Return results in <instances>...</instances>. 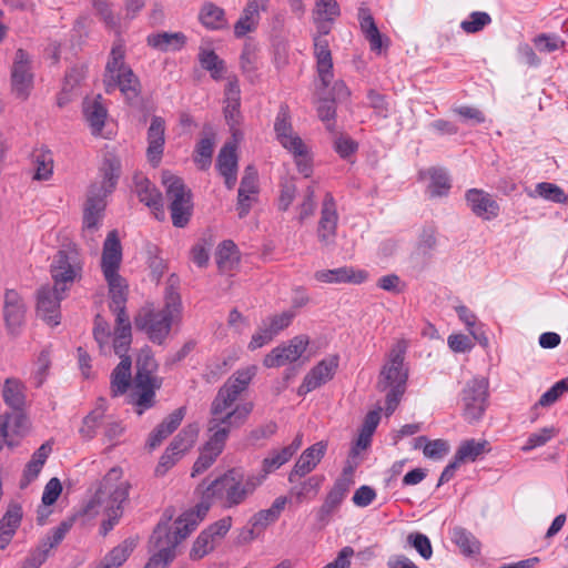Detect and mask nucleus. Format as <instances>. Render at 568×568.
Returning a JSON list of instances; mask_svg holds the SVG:
<instances>
[{"mask_svg":"<svg viewBox=\"0 0 568 568\" xmlns=\"http://www.w3.org/2000/svg\"><path fill=\"white\" fill-rule=\"evenodd\" d=\"M163 184L172 223L175 227H184L192 215V193L185 186L183 180L173 174H164Z\"/></svg>","mask_w":568,"mask_h":568,"instance_id":"9b49d317","label":"nucleus"},{"mask_svg":"<svg viewBox=\"0 0 568 568\" xmlns=\"http://www.w3.org/2000/svg\"><path fill=\"white\" fill-rule=\"evenodd\" d=\"M219 456V454H213L212 450H209L207 448L203 447L200 453V456L197 457L193 465L192 477H195L196 475H200L207 468H210Z\"/></svg>","mask_w":568,"mask_h":568,"instance_id":"774afa93","label":"nucleus"},{"mask_svg":"<svg viewBox=\"0 0 568 568\" xmlns=\"http://www.w3.org/2000/svg\"><path fill=\"white\" fill-rule=\"evenodd\" d=\"M407 542L414 547L423 558L429 559L432 557L433 548L426 535L422 532H410L407 536Z\"/></svg>","mask_w":568,"mask_h":568,"instance_id":"680f3d73","label":"nucleus"},{"mask_svg":"<svg viewBox=\"0 0 568 568\" xmlns=\"http://www.w3.org/2000/svg\"><path fill=\"white\" fill-rule=\"evenodd\" d=\"M308 343V336L297 335L290 339L287 344H281L266 354L263 365L267 368H273L296 362L306 351Z\"/></svg>","mask_w":568,"mask_h":568,"instance_id":"f3484780","label":"nucleus"},{"mask_svg":"<svg viewBox=\"0 0 568 568\" xmlns=\"http://www.w3.org/2000/svg\"><path fill=\"white\" fill-rule=\"evenodd\" d=\"M535 192L540 197L552 201L555 203H566L568 201V196L565 194L562 189H560L558 185L552 184V183H548V182L538 183L536 185Z\"/></svg>","mask_w":568,"mask_h":568,"instance_id":"864d4df0","label":"nucleus"},{"mask_svg":"<svg viewBox=\"0 0 568 568\" xmlns=\"http://www.w3.org/2000/svg\"><path fill=\"white\" fill-rule=\"evenodd\" d=\"M287 151L293 154L298 172L303 174L305 178H310L313 172V166L312 159L310 156L308 149L305 145V143L303 142V148H300V150Z\"/></svg>","mask_w":568,"mask_h":568,"instance_id":"052dcab7","label":"nucleus"},{"mask_svg":"<svg viewBox=\"0 0 568 568\" xmlns=\"http://www.w3.org/2000/svg\"><path fill=\"white\" fill-rule=\"evenodd\" d=\"M132 344V325L130 317L115 318V327L112 339V348L114 353L120 357H130L128 355Z\"/></svg>","mask_w":568,"mask_h":568,"instance_id":"473e14b6","label":"nucleus"},{"mask_svg":"<svg viewBox=\"0 0 568 568\" xmlns=\"http://www.w3.org/2000/svg\"><path fill=\"white\" fill-rule=\"evenodd\" d=\"M452 540L459 547L462 554L467 557H471L480 552L479 540L463 527L453 528Z\"/></svg>","mask_w":568,"mask_h":568,"instance_id":"4c0bfd02","label":"nucleus"},{"mask_svg":"<svg viewBox=\"0 0 568 568\" xmlns=\"http://www.w3.org/2000/svg\"><path fill=\"white\" fill-rule=\"evenodd\" d=\"M65 292L50 286H42L37 293V315L50 326L60 323V302Z\"/></svg>","mask_w":568,"mask_h":568,"instance_id":"a211bd4d","label":"nucleus"},{"mask_svg":"<svg viewBox=\"0 0 568 568\" xmlns=\"http://www.w3.org/2000/svg\"><path fill=\"white\" fill-rule=\"evenodd\" d=\"M71 526V521H62L58 527L52 529L51 534L41 540L36 550L44 552L47 559L51 549L55 548L63 540Z\"/></svg>","mask_w":568,"mask_h":568,"instance_id":"a18cd8bd","label":"nucleus"},{"mask_svg":"<svg viewBox=\"0 0 568 568\" xmlns=\"http://www.w3.org/2000/svg\"><path fill=\"white\" fill-rule=\"evenodd\" d=\"M182 320V301L179 292L170 286L165 291L164 305L155 310L152 305L141 307L133 322L138 331L158 345H163L174 325Z\"/></svg>","mask_w":568,"mask_h":568,"instance_id":"f03ea898","label":"nucleus"},{"mask_svg":"<svg viewBox=\"0 0 568 568\" xmlns=\"http://www.w3.org/2000/svg\"><path fill=\"white\" fill-rule=\"evenodd\" d=\"M241 394L242 392L236 386L225 382L211 404V415H224L231 412Z\"/></svg>","mask_w":568,"mask_h":568,"instance_id":"72a5a7b5","label":"nucleus"},{"mask_svg":"<svg viewBox=\"0 0 568 568\" xmlns=\"http://www.w3.org/2000/svg\"><path fill=\"white\" fill-rule=\"evenodd\" d=\"M122 261V246L115 230L109 232L102 251L101 267L109 285L110 310L115 314V318L129 317L126 312V285L119 274Z\"/></svg>","mask_w":568,"mask_h":568,"instance_id":"423d86ee","label":"nucleus"},{"mask_svg":"<svg viewBox=\"0 0 568 568\" xmlns=\"http://www.w3.org/2000/svg\"><path fill=\"white\" fill-rule=\"evenodd\" d=\"M174 525L173 531L166 523L156 525L149 541L150 549L154 550V554L144 568H168L176 556V546L194 530L189 527V523H180V517Z\"/></svg>","mask_w":568,"mask_h":568,"instance_id":"1a4fd4ad","label":"nucleus"},{"mask_svg":"<svg viewBox=\"0 0 568 568\" xmlns=\"http://www.w3.org/2000/svg\"><path fill=\"white\" fill-rule=\"evenodd\" d=\"M338 355H331L318 362L304 377L298 394H307L329 382L338 367Z\"/></svg>","mask_w":568,"mask_h":568,"instance_id":"aec40b11","label":"nucleus"},{"mask_svg":"<svg viewBox=\"0 0 568 568\" xmlns=\"http://www.w3.org/2000/svg\"><path fill=\"white\" fill-rule=\"evenodd\" d=\"M335 19L314 17L316 33L313 37L314 55L318 78L324 88H327L333 79V59L328 40L325 38L331 30Z\"/></svg>","mask_w":568,"mask_h":568,"instance_id":"ddd939ff","label":"nucleus"},{"mask_svg":"<svg viewBox=\"0 0 568 568\" xmlns=\"http://www.w3.org/2000/svg\"><path fill=\"white\" fill-rule=\"evenodd\" d=\"M202 24L209 29L217 30L225 26L224 10L212 2L203 4L200 12Z\"/></svg>","mask_w":568,"mask_h":568,"instance_id":"37998d69","label":"nucleus"},{"mask_svg":"<svg viewBox=\"0 0 568 568\" xmlns=\"http://www.w3.org/2000/svg\"><path fill=\"white\" fill-rule=\"evenodd\" d=\"M27 306L22 296L14 290H6L3 296V320L8 333L12 336L20 334L26 322Z\"/></svg>","mask_w":568,"mask_h":568,"instance_id":"6ab92c4d","label":"nucleus"},{"mask_svg":"<svg viewBox=\"0 0 568 568\" xmlns=\"http://www.w3.org/2000/svg\"><path fill=\"white\" fill-rule=\"evenodd\" d=\"M295 316L296 312L292 308L280 314L267 316L262 322L274 336H277L292 324Z\"/></svg>","mask_w":568,"mask_h":568,"instance_id":"8fccbe9b","label":"nucleus"},{"mask_svg":"<svg viewBox=\"0 0 568 568\" xmlns=\"http://www.w3.org/2000/svg\"><path fill=\"white\" fill-rule=\"evenodd\" d=\"M338 215L333 196L327 193L323 201L321 219L318 222V239L324 244H331L336 235Z\"/></svg>","mask_w":568,"mask_h":568,"instance_id":"b1692460","label":"nucleus"},{"mask_svg":"<svg viewBox=\"0 0 568 568\" xmlns=\"http://www.w3.org/2000/svg\"><path fill=\"white\" fill-rule=\"evenodd\" d=\"M22 513L21 507L14 505L10 507L4 516L0 520V530H9L12 529V532H16V529L19 527L21 521Z\"/></svg>","mask_w":568,"mask_h":568,"instance_id":"338daca9","label":"nucleus"},{"mask_svg":"<svg viewBox=\"0 0 568 568\" xmlns=\"http://www.w3.org/2000/svg\"><path fill=\"white\" fill-rule=\"evenodd\" d=\"M274 131L277 141L284 149L300 150V148H303V140L293 130L290 109L286 104H282L278 109Z\"/></svg>","mask_w":568,"mask_h":568,"instance_id":"4be33fe9","label":"nucleus"},{"mask_svg":"<svg viewBox=\"0 0 568 568\" xmlns=\"http://www.w3.org/2000/svg\"><path fill=\"white\" fill-rule=\"evenodd\" d=\"M136 547V540L134 538H128L122 541L119 546L114 547L106 556L108 562H112L113 566L120 567L126 561L129 556Z\"/></svg>","mask_w":568,"mask_h":568,"instance_id":"603ef678","label":"nucleus"},{"mask_svg":"<svg viewBox=\"0 0 568 568\" xmlns=\"http://www.w3.org/2000/svg\"><path fill=\"white\" fill-rule=\"evenodd\" d=\"M213 150V138L207 136L199 141L194 151V162L197 164L200 170H206L211 165Z\"/></svg>","mask_w":568,"mask_h":568,"instance_id":"3c124183","label":"nucleus"},{"mask_svg":"<svg viewBox=\"0 0 568 568\" xmlns=\"http://www.w3.org/2000/svg\"><path fill=\"white\" fill-rule=\"evenodd\" d=\"M135 368L132 398L136 414L142 415L155 405V392L161 388L163 379L156 375L159 365L149 347L141 349Z\"/></svg>","mask_w":568,"mask_h":568,"instance_id":"6e6552de","label":"nucleus"},{"mask_svg":"<svg viewBox=\"0 0 568 568\" xmlns=\"http://www.w3.org/2000/svg\"><path fill=\"white\" fill-rule=\"evenodd\" d=\"M324 481V476H312L304 481L294 485L290 494L296 498L298 503L308 498H314Z\"/></svg>","mask_w":568,"mask_h":568,"instance_id":"a19ab883","label":"nucleus"},{"mask_svg":"<svg viewBox=\"0 0 568 568\" xmlns=\"http://www.w3.org/2000/svg\"><path fill=\"white\" fill-rule=\"evenodd\" d=\"M314 278L318 282L328 284H361L366 281L367 273L363 270H356L352 266H342L334 270L317 271L314 273Z\"/></svg>","mask_w":568,"mask_h":568,"instance_id":"a878e982","label":"nucleus"},{"mask_svg":"<svg viewBox=\"0 0 568 568\" xmlns=\"http://www.w3.org/2000/svg\"><path fill=\"white\" fill-rule=\"evenodd\" d=\"M407 349L405 341H398L389 351L387 361L383 365L376 387L379 392H387L385 398V414L392 415L397 408L405 390L408 378V368L404 359Z\"/></svg>","mask_w":568,"mask_h":568,"instance_id":"39448f33","label":"nucleus"},{"mask_svg":"<svg viewBox=\"0 0 568 568\" xmlns=\"http://www.w3.org/2000/svg\"><path fill=\"white\" fill-rule=\"evenodd\" d=\"M121 175V163L115 156H106L99 170V176L88 190L83 211V234L92 236L99 229L106 206L105 199L110 195Z\"/></svg>","mask_w":568,"mask_h":568,"instance_id":"20e7f679","label":"nucleus"},{"mask_svg":"<svg viewBox=\"0 0 568 568\" xmlns=\"http://www.w3.org/2000/svg\"><path fill=\"white\" fill-rule=\"evenodd\" d=\"M103 84L108 94L119 89L129 103H133L141 93L139 78L125 63V47L122 40H116L111 48L103 73Z\"/></svg>","mask_w":568,"mask_h":568,"instance_id":"0eeeda50","label":"nucleus"},{"mask_svg":"<svg viewBox=\"0 0 568 568\" xmlns=\"http://www.w3.org/2000/svg\"><path fill=\"white\" fill-rule=\"evenodd\" d=\"M93 337L97 342L100 353L101 354H109L111 346H110V338H111V329L110 325L106 322V320L100 315L97 314L94 317V326H93Z\"/></svg>","mask_w":568,"mask_h":568,"instance_id":"49530a36","label":"nucleus"},{"mask_svg":"<svg viewBox=\"0 0 568 568\" xmlns=\"http://www.w3.org/2000/svg\"><path fill=\"white\" fill-rule=\"evenodd\" d=\"M326 448L327 445L324 442H317L311 447L306 448L288 474V481L291 484H295L297 478L304 477L313 469H315V467L324 457Z\"/></svg>","mask_w":568,"mask_h":568,"instance_id":"5701e85b","label":"nucleus"},{"mask_svg":"<svg viewBox=\"0 0 568 568\" xmlns=\"http://www.w3.org/2000/svg\"><path fill=\"white\" fill-rule=\"evenodd\" d=\"M32 88L33 73L29 54L23 49H18L11 68V91L16 98L26 100Z\"/></svg>","mask_w":568,"mask_h":568,"instance_id":"dca6fc26","label":"nucleus"},{"mask_svg":"<svg viewBox=\"0 0 568 568\" xmlns=\"http://www.w3.org/2000/svg\"><path fill=\"white\" fill-rule=\"evenodd\" d=\"M146 141V159L153 168H156L162 161L165 145V120L162 116L151 118Z\"/></svg>","mask_w":568,"mask_h":568,"instance_id":"412c9836","label":"nucleus"},{"mask_svg":"<svg viewBox=\"0 0 568 568\" xmlns=\"http://www.w3.org/2000/svg\"><path fill=\"white\" fill-rule=\"evenodd\" d=\"M341 14L336 0H316L314 17L336 19Z\"/></svg>","mask_w":568,"mask_h":568,"instance_id":"0e129e2a","label":"nucleus"},{"mask_svg":"<svg viewBox=\"0 0 568 568\" xmlns=\"http://www.w3.org/2000/svg\"><path fill=\"white\" fill-rule=\"evenodd\" d=\"M197 58L201 67L210 72L212 79L221 80L224 77L225 63L213 50L201 48Z\"/></svg>","mask_w":568,"mask_h":568,"instance_id":"ea45409f","label":"nucleus"},{"mask_svg":"<svg viewBox=\"0 0 568 568\" xmlns=\"http://www.w3.org/2000/svg\"><path fill=\"white\" fill-rule=\"evenodd\" d=\"M266 6L267 3L258 0L247 1L240 19L234 24V34L236 38H242L256 30L260 20V11H265Z\"/></svg>","mask_w":568,"mask_h":568,"instance_id":"bb28decb","label":"nucleus"},{"mask_svg":"<svg viewBox=\"0 0 568 568\" xmlns=\"http://www.w3.org/2000/svg\"><path fill=\"white\" fill-rule=\"evenodd\" d=\"M122 469L111 468L99 483L93 497L85 506L87 514H98L97 508H102L106 517L101 524L103 535H106L123 515V504L129 498L130 484L123 481Z\"/></svg>","mask_w":568,"mask_h":568,"instance_id":"7ed1b4c3","label":"nucleus"},{"mask_svg":"<svg viewBox=\"0 0 568 568\" xmlns=\"http://www.w3.org/2000/svg\"><path fill=\"white\" fill-rule=\"evenodd\" d=\"M232 527V517H223L204 529L193 542L190 557L194 560L201 559L222 540Z\"/></svg>","mask_w":568,"mask_h":568,"instance_id":"2eb2a0df","label":"nucleus"},{"mask_svg":"<svg viewBox=\"0 0 568 568\" xmlns=\"http://www.w3.org/2000/svg\"><path fill=\"white\" fill-rule=\"evenodd\" d=\"M253 403L245 402L237 404L231 412L224 415H211L207 422L209 439L203 447L212 450L213 454L223 452L231 429L240 428L244 425L253 410Z\"/></svg>","mask_w":568,"mask_h":568,"instance_id":"9d476101","label":"nucleus"},{"mask_svg":"<svg viewBox=\"0 0 568 568\" xmlns=\"http://www.w3.org/2000/svg\"><path fill=\"white\" fill-rule=\"evenodd\" d=\"M28 429V418L22 410H14L13 413H6L0 415V435L3 442L12 447L14 442L12 436H22Z\"/></svg>","mask_w":568,"mask_h":568,"instance_id":"cd10ccee","label":"nucleus"},{"mask_svg":"<svg viewBox=\"0 0 568 568\" xmlns=\"http://www.w3.org/2000/svg\"><path fill=\"white\" fill-rule=\"evenodd\" d=\"M286 503V497H277L268 509H263L254 514L250 518L248 525L257 528V534H261L268 525L275 523L280 518Z\"/></svg>","mask_w":568,"mask_h":568,"instance_id":"f704fd0d","label":"nucleus"},{"mask_svg":"<svg viewBox=\"0 0 568 568\" xmlns=\"http://www.w3.org/2000/svg\"><path fill=\"white\" fill-rule=\"evenodd\" d=\"M491 22V18L487 12L475 11L469 16V20H464L460 28L466 33H476L481 31L486 26Z\"/></svg>","mask_w":568,"mask_h":568,"instance_id":"5fc2aeb1","label":"nucleus"},{"mask_svg":"<svg viewBox=\"0 0 568 568\" xmlns=\"http://www.w3.org/2000/svg\"><path fill=\"white\" fill-rule=\"evenodd\" d=\"M488 379L475 377L462 390L463 416L468 423L481 419L488 406Z\"/></svg>","mask_w":568,"mask_h":568,"instance_id":"4468645a","label":"nucleus"},{"mask_svg":"<svg viewBox=\"0 0 568 568\" xmlns=\"http://www.w3.org/2000/svg\"><path fill=\"white\" fill-rule=\"evenodd\" d=\"M235 248L231 240H225L217 246L216 263L220 270H229L232 266Z\"/></svg>","mask_w":568,"mask_h":568,"instance_id":"13d9d810","label":"nucleus"},{"mask_svg":"<svg viewBox=\"0 0 568 568\" xmlns=\"http://www.w3.org/2000/svg\"><path fill=\"white\" fill-rule=\"evenodd\" d=\"M257 367L255 365L247 366L242 369H237L229 379L227 383L234 385L242 393L247 389L251 381L256 375Z\"/></svg>","mask_w":568,"mask_h":568,"instance_id":"bf43d9fd","label":"nucleus"},{"mask_svg":"<svg viewBox=\"0 0 568 568\" xmlns=\"http://www.w3.org/2000/svg\"><path fill=\"white\" fill-rule=\"evenodd\" d=\"M199 436V426L196 424L186 425L182 430L173 438L169 445L170 449L175 455H182L187 452L196 442Z\"/></svg>","mask_w":568,"mask_h":568,"instance_id":"58836bf2","label":"nucleus"},{"mask_svg":"<svg viewBox=\"0 0 568 568\" xmlns=\"http://www.w3.org/2000/svg\"><path fill=\"white\" fill-rule=\"evenodd\" d=\"M216 168L220 174L237 172L236 146L226 143L221 150L216 159Z\"/></svg>","mask_w":568,"mask_h":568,"instance_id":"de8ad7c7","label":"nucleus"},{"mask_svg":"<svg viewBox=\"0 0 568 568\" xmlns=\"http://www.w3.org/2000/svg\"><path fill=\"white\" fill-rule=\"evenodd\" d=\"M83 114L89 123L92 134L98 135L104 128L105 120L108 116V110L102 103V97L98 94L93 99H84L83 101Z\"/></svg>","mask_w":568,"mask_h":568,"instance_id":"7c9ffc66","label":"nucleus"},{"mask_svg":"<svg viewBox=\"0 0 568 568\" xmlns=\"http://www.w3.org/2000/svg\"><path fill=\"white\" fill-rule=\"evenodd\" d=\"M426 443L424 446V455L429 458H442L448 452V445L443 439L427 442L425 436H420L416 439L415 447H419L420 443Z\"/></svg>","mask_w":568,"mask_h":568,"instance_id":"6e6d98bb","label":"nucleus"},{"mask_svg":"<svg viewBox=\"0 0 568 568\" xmlns=\"http://www.w3.org/2000/svg\"><path fill=\"white\" fill-rule=\"evenodd\" d=\"M358 20L361 30L364 33L365 39L369 42L371 50L379 53L383 48L388 45V39L383 38L369 9L359 8Z\"/></svg>","mask_w":568,"mask_h":568,"instance_id":"c756f323","label":"nucleus"},{"mask_svg":"<svg viewBox=\"0 0 568 568\" xmlns=\"http://www.w3.org/2000/svg\"><path fill=\"white\" fill-rule=\"evenodd\" d=\"M534 44L540 52H554L564 47L565 41L556 34L541 33L534 38Z\"/></svg>","mask_w":568,"mask_h":568,"instance_id":"e2e57ef3","label":"nucleus"},{"mask_svg":"<svg viewBox=\"0 0 568 568\" xmlns=\"http://www.w3.org/2000/svg\"><path fill=\"white\" fill-rule=\"evenodd\" d=\"M242 71L251 79L256 74V54L252 47L245 45L240 57Z\"/></svg>","mask_w":568,"mask_h":568,"instance_id":"69168bd1","label":"nucleus"},{"mask_svg":"<svg viewBox=\"0 0 568 568\" xmlns=\"http://www.w3.org/2000/svg\"><path fill=\"white\" fill-rule=\"evenodd\" d=\"M426 174L429 176L430 183L428 190L432 196H442L450 189V182L447 173L443 169L432 168Z\"/></svg>","mask_w":568,"mask_h":568,"instance_id":"09e8293b","label":"nucleus"},{"mask_svg":"<svg viewBox=\"0 0 568 568\" xmlns=\"http://www.w3.org/2000/svg\"><path fill=\"white\" fill-rule=\"evenodd\" d=\"M243 474L236 468L214 479L203 491L202 500L194 509L180 516V523H189V527L195 529L209 513L212 501L216 500L225 509L243 504L247 496L242 485Z\"/></svg>","mask_w":568,"mask_h":568,"instance_id":"f257e3e1","label":"nucleus"},{"mask_svg":"<svg viewBox=\"0 0 568 568\" xmlns=\"http://www.w3.org/2000/svg\"><path fill=\"white\" fill-rule=\"evenodd\" d=\"M131 367V357H124L112 371L110 376V393L112 397L125 394L131 384L133 385Z\"/></svg>","mask_w":568,"mask_h":568,"instance_id":"2f4dec72","label":"nucleus"},{"mask_svg":"<svg viewBox=\"0 0 568 568\" xmlns=\"http://www.w3.org/2000/svg\"><path fill=\"white\" fill-rule=\"evenodd\" d=\"M2 397L13 410H23L26 406V394L23 384L16 378H7L2 388Z\"/></svg>","mask_w":568,"mask_h":568,"instance_id":"e433bc0d","label":"nucleus"},{"mask_svg":"<svg viewBox=\"0 0 568 568\" xmlns=\"http://www.w3.org/2000/svg\"><path fill=\"white\" fill-rule=\"evenodd\" d=\"M290 459V455L283 448L280 450L274 449L270 452V454L262 460V471H265L267 475H270L286 464Z\"/></svg>","mask_w":568,"mask_h":568,"instance_id":"4d7b16f0","label":"nucleus"},{"mask_svg":"<svg viewBox=\"0 0 568 568\" xmlns=\"http://www.w3.org/2000/svg\"><path fill=\"white\" fill-rule=\"evenodd\" d=\"M352 484L353 481L349 479V477H338L325 497L324 504L326 507H329L336 511L346 497Z\"/></svg>","mask_w":568,"mask_h":568,"instance_id":"79ce46f5","label":"nucleus"},{"mask_svg":"<svg viewBox=\"0 0 568 568\" xmlns=\"http://www.w3.org/2000/svg\"><path fill=\"white\" fill-rule=\"evenodd\" d=\"M487 446V440L467 439L459 445L455 454L456 460L460 463L474 462L485 453Z\"/></svg>","mask_w":568,"mask_h":568,"instance_id":"c03bdc74","label":"nucleus"},{"mask_svg":"<svg viewBox=\"0 0 568 568\" xmlns=\"http://www.w3.org/2000/svg\"><path fill=\"white\" fill-rule=\"evenodd\" d=\"M148 44L160 51H179L186 43L183 32H159L148 36Z\"/></svg>","mask_w":568,"mask_h":568,"instance_id":"c9c22d12","label":"nucleus"},{"mask_svg":"<svg viewBox=\"0 0 568 568\" xmlns=\"http://www.w3.org/2000/svg\"><path fill=\"white\" fill-rule=\"evenodd\" d=\"M466 201L471 212L484 219L491 220L498 216L499 205L490 194L478 189H470L466 193Z\"/></svg>","mask_w":568,"mask_h":568,"instance_id":"393cba45","label":"nucleus"},{"mask_svg":"<svg viewBox=\"0 0 568 568\" xmlns=\"http://www.w3.org/2000/svg\"><path fill=\"white\" fill-rule=\"evenodd\" d=\"M50 272L57 290L67 292L81 277L82 262L78 250L68 246L58 251L50 265Z\"/></svg>","mask_w":568,"mask_h":568,"instance_id":"f8f14e48","label":"nucleus"},{"mask_svg":"<svg viewBox=\"0 0 568 568\" xmlns=\"http://www.w3.org/2000/svg\"><path fill=\"white\" fill-rule=\"evenodd\" d=\"M135 192L140 202L144 203L151 210L158 220L164 219V209L162 194L146 178H140L135 181Z\"/></svg>","mask_w":568,"mask_h":568,"instance_id":"c85d7f7f","label":"nucleus"}]
</instances>
